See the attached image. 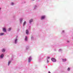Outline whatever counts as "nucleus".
Wrapping results in <instances>:
<instances>
[{
  "label": "nucleus",
  "instance_id": "obj_20",
  "mask_svg": "<svg viewBox=\"0 0 73 73\" xmlns=\"http://www.w3.org/2000/svg\"><path fill=\"white\" fill-rule=\"evenodd\" d=\"M47 63H48V62H49V61L48 60H47Z\"/></svg>",
  "mask_w": 73,
  "mask_h": 73
},
{
  "label": "nucleus",
  "instance_id": "obj_9",
  "mask_svg": "<svg viewBox=\"0 0 73 73\" xmlns=\"http://www.w3.org/2000/svg\"><path fill=\"white\" fill-rule=\"evenodd\" d=\"M25 24H26V21H25L23 23V26L25 25Z\"/></svg>",
  "mask_w": 73,
  "mask_h": 73
},
{
  "label": "nucleus",
  "instance_id": "obj_3",
  "mask_svg": "<svg viewBox=\"0 0 73 73\" xmlns=\"http://www.w3.org/2000/svg\"><path fill=\"white\" fill-rule=\"evenodd\" d=\"M31 61V56H30L29 58L28 62H30Z\"/></svg>",
  "mask_w": 73,
  "mask_h": 73
},
{
  "label": "nucleus",
  "instance_id": "obj_24",
  "mask_svg": "<svg viewBox=\"0 0 73 73\" xmlns=\"http://www.w3.org/2000/svg\"><path fill=\"white\" fill-rule=\"evenodd\" d=\"M33 0V1H34V0Z\"/></svg>",
  "mask_w": 73,
  "mask_h": 73
},
{
  "label": "nucleus",
  "instance_id": "obj_21",
  "mask_svg": "<svg viewBox=\"0 0 73 73\" xmlns=\"http://www.w3.org/2000/svg\"><path fill=\"white\" fill-rule=\"evenodd\" d=\"M1 8H0V10H1Z\"/></svg>",
  "mask_w": 73,
  "mask_h": 73
},
{
  "label": "nucleus",
  "instance_id": "obj_10",
  "mask_svg": "<svg viewBox=\"0 0 73 73\" xmlns=\"http://www.w3.org/2000/svg\"><path fill=\"white\" fill-rule=\"evenodd\" d=\"M11 61H9L8 62V66H9V64H10V63H11Z\"/></svg>",
  "mask_w": 73,
  "mask_h": 73
},
{
  "label": "nucleus",
  "instance_id": "obj_13",
  "mask_svg": "<svg viewBox=\"0 0 73 73\" xmlns=\"http://www.w3.org/2000/svg\"><path fill=\"white\" fill-rule=\"evenodd\" d=\"M63 60V61H66V59H62Z\"/></svg>",
  "mask_w": 73,
  "mask_h": 73
},
{
  "label": "nucleus",
  "instance_id": "obj_1",
  "mask_svg": "<svg viewBox=\"0 0 73 73\" xmlns=\"http://www.w3.org/2000/svg\"><path fill=\"white\" fill-rule=\"evenodd\" d=\"M51 60L53 62H56V60L53 58L51 59Z\"/></svg>",
  "mask_w": 73,
  "mask_h": 73
},
{
  "label": "nucleus",
  "instance_id": "obj_7",
  "mask_svg": "<svg viewBox=\"0 0 73 73\" xmlns=\"http://www.w3.org/2000/svg\"><path fill=\"white\" fill-rule=\"evenodd\" d=\"M32 21H33V19H31L30 20V23H31Z\"/></svg>",
  "mask_w": 73,
  "mask_h": 73
},
{
  "label": "nucleus",
  "instance_id": "obj_16",
  "mask_svg": "<svg viewBox=\"0 0 73 73\" xmlns=\"http://www.w3.org/2000/svg\"><path fill=\"white\" fill-rule=\"evenodd\" d=\"M68 71H69V70H70V68H68Z\"/></svg>",
  "mask_w": 73,
  "mask_h": 73
},
{
  "label": "nucleus",
  "instance_id": "obj_6",
  "mask_svg": "<svg viewBox=\"0 0 73 73\" xmlns=\"http://www.w3.org/2000/svg\"><path fill=\"white\" fill-rule=\"evenodd\" d=\"M3 31H4V32H6V29H5V28H3Z\"/></svg>",
  "mask_w": 73,
  "mask_h": 73
},
{
  "label": "nucleus",
  "instance_id": "obj_23",
  "mask_svg": "<svg viewBox=\"0 0 73 73\" xmlns=\"http://www.w3.org/2000/svg\"><path fill=\"white\" fill-rule=\"evenodd\" d=\"M48 73H50V72L49 71V72H48Z\"/></svg>",
  "mask_w": 73,
  "mask_h": 73
},
{
  "label": "nucleus",
  "instance_id": "obj_4",
  "mask_svg": "<svg viewBox=\"0 0 73 73\" xmlns=\"http://www.w3.org/2000/svg\"><path fill=\"white\" fill-rule=\"evenodd\" d=\"M29 33V31L28 30H27L26 31V33L27 35H28Z\"/></svg>",
  "mask_w": 73,
  "mask_h": 73
},
{
  "label": "nucleus",
  "instance_id": "obj_17",
  "mask_svg": "<svg viewBox=\"0 0 73 73\" xmlns=\"http://www.w3.org/2000/svg\"><path fill=\"white\" fill-rule=\"evenodd\" d=\"M20 20L21 21H22L23 20V19H20Z\"/></svg>",
  "mask_w": 73,
  "mask_h": 73
},
{
  "label": "nucleus",
  "instance_id": "obj_22",
  "mask_svg": "<svg viewBox=\"0 0 73 73\" xmlns=\"http://www.w3.org/2000/svg\"><path fill=\"white\" fill-rule=\"evenodd\" d=\"M33 38V36H32V37H31V38Z\"/></svg>",
  "mask_w": 73,
  "mask_h": 73
},
{
  "label": "nucleus",
  "instance_id": "obj_15",
  "mask_svg": "<svg viewBox=\"0 0 73 73\" xmlns=\"http://www.w3.org/2000/svg\"><path fill=\"white\" fill-rule=\"evenodd\" d=\"M11 30V28H9L8 29V31H10Z\"/></svg>",
  "mask_w": 73,
  "mask_h": 73
},
{
  "label": "nucleus",
  "instance_id": "obj_2",
  "mask_svg": "<svg viewBox=\"0 0 73 73\" xmlns=\"http://www.w3.org/2000/svg\"><path fill=\"white\" fill-rule=\"evenodd\" d=\"M45 16L43 15L41 17V19L42 20H43V19H45Z\"/></svg>",
  "mask_w": 73,
  "mask_h": 73
},
{
  "label": "nucleus",
  "instance_id": "obj_19",
  "mask_svg": "<svg viewBox=\"0 0 73 73\" xmlns=\"http://www.w3.org/2000/svg\"><path fill=\"white\" fill-rule=\"evenodd\" d=\"M47 58H48V59H49V58H50L49 57H47Z\"/></svg>",
  "mask_w": 73,
  "mask_h": 73
},
{
  "label": "nucleus",
  "instance_id": "obj_14",
  "mask_svg": "<svg viewBox=\"0 0 73 73\" xmlns=\"http://www.w3.org/2000/svg\"><path fill=\"white\" fill-rule=\"evenodd\" d=\"M2 52H5V49H3V50H2Z\"/></svg>",
  "mask_w": 73,
  "mask_h": 73
},
{
  "label": "nucleus",
  "instance_id": "obj_5",
  "mask_svg": "<svg viewBox=\"0 0 73 73\" xmlns=\"http://www.w3.org/2000/svg\"><path fill=\"white\" fill-rule=\"evenodd\" d=\"M17 39L16 38L15 40V43L16 44L17 43Z\"/></svg>",
  "mask_w": 73,
  "mask_h": 73
},
{
  "label": "nucleus",
  "instance_id": "obj_8",
  "mask_svg": "<svg viewBox=\"0 0 73 73\" xmlns=\"http://www.w3.org/2000/svg\"><path fill=\"white\" fill-rule=\"evenodd\" d=\"M3 57H4V55L3 54H2L1 55V58H3Z\"/></svg>",
  "mask_w": 73,
  "mask_h": 73
},
{
  "label": "nucleus",
  "instance_id": "obj_11",
  "mask_svg": "<svg viewBox=\"0 0 73 73\" xmlns=\"http://www.w3.org/2000/svg\"><path fill=\"white\" fill-rule=\"evenodd\" d=\"M4 34L3 33H1L0 34V36H2V35H4Z\"/></svg>",
  "mask_w": 73,
  "mask_h": 73
},
{
  "label": "nucleus",
  "instance_id": "obj_18",
  "mask_svg": "<svg viewBox=\"0 0 73 73\" xmlns=\"http://www.w3.org/2000/svg\"><path fill=\"white\" fill-rule=\"evenodd\" d=\"M14 3H11V5H13Z\"/></svg>",
  "mask_w": 73,
  "mask_h": 73
},
{
  "label": "nucleus",
  "instance_id": "obj_12",
  "mask_svg": "<svg viewBox=\"0 0 73 73\" xmlns=\"http://www.w3.org/2000/svg\"><path fill=\"white\" fill-rule=\"evenodd\" d=\"M25 41H27V37L26 36L25 38Z\"/></svg>",
  "mask_w": 73,
  "mask_h": 73
}]
</instances>
